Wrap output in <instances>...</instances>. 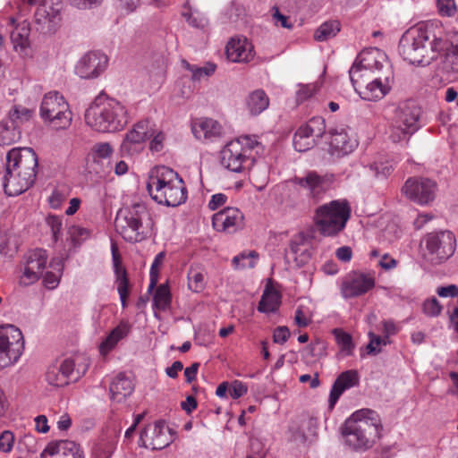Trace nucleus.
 Returning a JSON list of instances; mask_svg holds the SVG:
<instances>
[{
	"mask_svg": "<svg viewBox=\"0 0 458 458\" xmlns=\"http://www.w3.org/2000/svg\"><path fill=\"white\" fill-rule=\"evenodd\" d=\"M14 444V435L10 430H4L0 435V451L3 453H10Z\"/></svg>",
	"mask_w": 458,
	"mask_h": 458,
	"instance_id": "5fc2aeb1",
	"label": "nucleus"
},
{
	"mask_svg": "<svg viewBox=\"0 0 458 458\" xmlns=\"http://www.w3.org/2000/svg\"><path fill=\"white\" fill-rule=\"evenodd\" d=\"M48 255L46 250L35 249L25 255V266L20 276V284L28 286L37 282L47 266Z\"/></svg>",
	"mask_w": 458,
	"mask_h": 458,
	"instance_id": "dca6fc26",
	"label": "nucleus"
},
{
	"mask_svg": "<svg viewBox=\"0 0 458 458\" xmlns=\"http://www.w3.org/2000/svg\"><path fill=\"white\" fill-rule=\"evenodd\" d=\"M340 31V24L337 21H326L315 31L314 38L317 41H326L334 38Z\"/></svg>",
	"mask_w": 458,
	"mask_h": 458,
	"instance_id": "ea45409f",
	"label": "nucleus"
},
{
	"mask_svg": "<svg viewBox=\"0 0 458 458\" xmlns=\"http://www.w3.org/2000/svg\"><path fill=\"white\" fill-rule=\"evenodd\" d=\"M147 190L152 200H187L183 180L172 168L158 165L148 174Z\"/></svg>",
	"mask_w": 458,
	"mask_h": 458,
	"instance_id": "39448f33",
	"label": "nucleus"
},
{
	"mask_svg": "<svg viewBox=\"0 0 458 458\" xmlns=\"http://www.w3.org/2000/svg\"><path fill=\"white\" fill-rule=\"evenodd\" d=\"M182 66L191 73L192 81H201L204 78H208L214 74L216 65L213 63L208 62L202 67L195 64H191L185 60L182 62Z\"/></svg>",
	"mask_w": 458,
	"mask_h": 458,
	"instance_id": "e433bc0d",
	"label": "nucleus"
},
{
	"mask_svg": "<svg viewBox=\"0 0 458 458\" xmlns=\"http://www.w3.org/2000/svg\"><path fill=\"white\" fill-rule=\"evenodd\" d=\"M134 390L132 381L123 373L118 374L109 386L110 399L115 403H123Z\"/></svg>",
	"mask_w": 458,
	"mask_h": 458,
	"instance_id": "c756f323",
	"label": "nucleus"
},
{
	"mask_svg": "<svg viewBox=\"0 0 458 458\" xmlns=\"http://www.w3.org/2000/svg\"><path fill=\"white\" fill-rule=\"evenodd\" d=\"M191 131L194 136L202 140L214 141L223 135V127L212 118H199L193 121Z\"/></svg>",
	"mask_w": 458,
	"mask_h": 458,
	"instance_id": "b1692460",
	"label": "nucleus"
},
{
	"mask_svg": "<svg viewBox=\"0 0 458 458\" xmlns=\"http://www.w3.org/2000/svg\"><path fill=\"white\" fill-rule=\"evenodd\" d=\"M86 123L100 132H115L128 123L125 106L119 101L104 95L98 96L86 109Z\"/></svg>",
	"mask_w": 458,
	"mask_h": 458,
	"instance_id": "20e7f679",
	"label": "nucleus"
},
{
	"mask_svg": "<svg viewBox=\"0 0 458 458\" xmlns=\"http://www.w3.org/2000/svg\"><path fill=\"white\" fill-rule=\"evenodd\" d=\"M439 13L447 17H451L455 13V4L453 0H437Z\"/></svg>",
	"mask_w": 458,
	"mask_h": 458,
	"instance_id": "0e129e2a",
	"label": "nucleus"
},
{
	"mask_svg": "<svg viewBox=\"0 0 458 458\" xmlns=\"http://www.w3.org/2000/svg\"><path fill=\"white\" fill-rule=\"evenodd\" d=\"M225 54L233 63H248L254 56L253 47L245 38H232L225 47Z\"/></svg>",
	"mask_w": 458,
	"mask_h": 458,
	"instance_id": "a878e982",
	"label": "nucleus"
},
{
	"mask_svg": "<svg viewBox=\"0 0 458 458\" xmlns=\"http://www.w3.org/2000/svg\"><path fill=\"white\" fill-rule=\"evenodd\" d=\"M173 442L169 427L165 421H156L140 433V444L151 450H162Z\"/></svg>",
	"mask_w": 458,
	"mask_h": 458,
	"instance_id": "f3484780",
	"label": "nucleus"
},
{
	"mask_svg": "<svg viewBox=\"0 0 458 458\" xmlns=\"http://www.w3.org/2000/svg\"><path fill=\"white\" fill-rule=\"evenodd\" d=\"M248 392L247 386L239 380H234L232 382L229 387V394L233 399H238Z\"/></svg>",
	"mask_w": 458,
	"mask_h": 458,
	"instance_id": "052dcab7",
	"label": "nucleus"
},
{
	"mask_svg": "<svg viewBox=\"0 0 458 458\" xmlns=\"http://www.w3.org/2000/svg\"><path fill=\"white\" fill-rule=\"evenodd\" d=\"M423 311L428 316L437 317L441 313L442 306L436 297H432L424 301Z\"/></svg>",
	"mask_w": 458,
	"mask_h": 458,
	"instance_id": "864d4df0",
	"label": "nucleus"
},
{
	"mask_svg": "<svg viewBox=\"0 0 458 458\" xmlns=\"http://www.w3.org/2000/svg\"><path fill=\"white\" fill-rule=\"evenodd\" d=\"M294 322L299 327H306L311 323V318L302 306H299L295 311Z\"/></svg>",
	"mask_w": 458,
	"mask_h": 458,
	"instance_id": "13d9d810",
	"label": "nucleus"
},
{
	"mask_svg": "<svg viewBox=\"0 0 458 458\" xmlns=\"http://www.w3.org/2000/svg\"><path fill=\"white\" fill-rule=\"evenodd\" d=\"M243 216L236 208H225L213 215V226L217 231H234L242 225Z\"/></svg>",
	"mask_w": 458,
	"mask_h": 458,
	"instance_id": "393cba45",
	"label": "nucleus"
},
{
	"mask_svg": "<svg viewBox=\"0 0 458 458\" xmlns=\"http://www.w3.org/2000/svg\"><path fill=\"white\" fill-rule=\"evenodd\" d=\"M68 233L74 245L81 244L90 236L89 230L78 225L71 226Z\"/></svg>",
	"mask_w": 458,
	"mask_h": 458,
	"instance_id": "3c124183",
	"label": "nucleus"
},
{
	"mask_svg": "<svg viewBox=\"0 0 458 458\" xmlns=\"http://www.w3.org/2000/svg\"><path fill=\"white\" fill-rule=\"evenodd\" d=\"M383 426L376 411L360 409L344 422L342 429L345 443L354 450H367L380 438Z\"/></svg>",
	"mask_w": 458,
	"mask_h": 458,
	"instance_id": "7ed1b4c3",
	"label": "nucleus"
},
{
	"mask_svg": "<svg viewBox=\"0 0 458 458\" xmlns=\"http://www.w3.org/2000/svg\"><path fill=\"white\" fill-rule=\"evenodd\" d=\"M152 134L148 135V122L141 121L125 134L120 150L123 156H133L143 149V142Z\"/></svg>",
	"mask_w": 458,
	"mask_h": 458,
	"instance_id": "6ab92c4d",
	"label": "nucleus"
},
{
	"mask_svg": "<svg viewBox=\"0 0 458 458\" xmlns=\"http://www.w3.org/2000/svg\"><path fill=\"white\" fill-rule=\"evenodd\" d=\"M40 116L56 130L65 129L72 123L69 105L57 91L47 93L40 105Z\"/></svg>",
	"mask_w": 458,
	"mask_h": 458,
	"instance_id": "ddd939ff",
	"label": "nucleus"
},
{
	"mask_svg": "<svg viewBox=\"0 0 458 458\" xmlns=\"http://www.w3.org/2000/svg\"><path fill=\"white\" fill-rule=\"evenodd\" d=\"M259 254L256 250H243L232 259L235 270L254 268L259 261Z\"/></svg>",
	"mask_w": 458,
	"mask_h": 458,
	"instance_id": "c9c22d12",
	"label": "nucleus"
},
{
	"mask_svg": "<svg viewBox=\"0 0 458 458\" xmlns=\"http://www.w3.org/2000/svg\"><path fill=\"white\" fill-rule=\"evenodd\" d=\"M420 107L413 101L401 103L395 110L390 139L397 143L409 139L420 127Z\"/></svg>",
	"mask_w": 458,
	"mask_h": 458,
	"instance_id": "1a4fd4ad",
	"label": "nucleus"
},
{
	"mask_svg": "<svg viewBox=\"0 0 458 458\" xmlns=\"http://www.w3.org/2000/svg\"><path fill=\"white\" fill-rule=\"evenodd\" d=\"M34 110L21 105H13L8 111L6 119L21 129V125L30 121L33 117Z\"/></svg>",
	"mask_w": 458,
	"mask_h": 458,
	"instance_id": "72a5a7b5",
	"label": "nucleus"
},
{
	"mask_svg": "<svg viewBox=\"0 0 458 458\" xmlns=\"http://www.w3.org/2000/svg\"><path fill=\"white\" fill-rule=\"evenodd\" d=\"M246 105L252 115H258L268 107L269 99L263 90L258 89L248 96Z\"/></svg>",
	"mask_w": 458,
	"mask_h": 458,
	"instance_id": "473e14b6",
	"label": "nucleus"
},
{
	"mask_svg": "<svg viewBox=\"0 0 458 458\" xmlns=\"http://www.w3.org/2000/svg\"><path fill=\"white\" fill-rule=\"evenodd\" d=\"M171 293L167 284H160L157 287L154 297H153V305L154 308L159 310H166L171 304Z\"/></svg>",
	"mask_w": 458,
	"mask_h": 458,
	"instance_id": "58836bf2",
	"label": "nucleus"
},
{
	"mask_svg": "<svg viewBox=\"0 0 458 458\" xmlns=\"http://www.w3.org/2000/svg\"><path fill=\"white\" fill-rule=\"evenodd\" d=\"M290 335L289 328L285 326H280L275 328L273 340L276 344H283L289 339Z\"/></svg>",
	"mask_w": 458,
	"mask_h": 458,
	"instance_id": "e2e57ef3",
	"label": "nucleus"
},
{
	"mask_svg": "<svg viewBox=\"0 0 458 458\" xmlns=\"http://www.w3.org/2000/svg\"><path fill=\"white\" fill-rule=\"evenodd\" d=\"M114 450L113 442L107 444H99L95 449L97 458H110Z\"/></svg>",
	"mask_w": 458,
	"mask_h": 458,
	"instance_id": "69168bd1",
	"label": "nucleus"
},
{
	"mask_svg": "<svg viewBox=\"0 0 458 458\" xmlns=\"http://www.w3.org/2000/svg\"><path fill=\"white\" fill-rule=\"evenodd\" d=\"M384 64H389L385 53L377 48L361 51L349 70L351 82L359 94V89L384 69Z\"/></svg>",
	"mask_w": 458,
	"mask_h": 458,
	"instance_id": "0eeeda50",
	"label": "nucleus"
},
{
	"mask_svg": "<svg viewBox=\"0 0 458 458\" xmlns=\"http://www.w3.org/2000/svg\"><path fill=\"white\" fill-rule=\"evenodd\" d=\"M369 343L367 345V350L369 354H376L378 353L381 349V345H386L390 344L389 340H386L385 337L382 338L379 335H375L372 332L369 333Z\"/></svg>",
	"mask_w": 458,
	"mask_h": 458,
	"instance_id": "8fccbe9b",
	"label": "nucleus"
},
{
	"mask_svg": "<svg viewBox=\"0 0 458 458\" xmlns=\"http://www.w3.org/2000/svg\"><path fill=\"white\" fill-rule=\"evenodd\" d=\"M370 170L377 178H386L393 171V166L388 162H375L370 165Z\"/></svg>",
	"mask_w": 458,
	"mask_h": 458,
	"instance_id": "6e6d98bb",
	"label": "nucleus"
},
{
	"mask_svg": "<svg viewBox=\"0 0 458 458\" xmlns=\"http://www.w3.org/2000/svg\"><path fill=\"white\" fill-rule=\"evenodd\" d=\"M393 71L390 64H384V69L359 89V95L366 100L375 101L383 98L390 90Z\"/></svg>",
	"mask_w": 458,
	"mask_h": 458,
	"instance_id": "2eb2a0df",
	"label": "nucleus"
},
{
	"mask_svg": "<svg viewBox=\"0 0 458 458\" xmlns=\"http://www.w3.org/2000/svg\"><path fill=\"white\" fill-rule=\"evenodd\" d=\"M313 236L311 233L301 232L293 235L290 241V251L298 266L309 262L312 255Z\"/></svg>",
	"mask_w": 458,
	"mask_h": 458,
	"instance_id": "5701e85b",
	"label": "nucleus"
},
{
	"mask_svg": "<svg viewBox=\"0 0 458 458\" xmlns=\"http://www.w3.org/2000/svg\"><path fill=\"white\" fill-rule=\"evenodd\" d=\"M50 267H54L56 271L55 272H52V271L47 272L44 276L43 283H44V285L47 289L53 290V289L56 288L60 283V278L62 276L64 266H63L61 260H59L57 262L53 260L50 263Z\"/></svg>",
	"mask_w": 458,
	"mask_h": 458,
	"instance_id": "37998d69",
	"label": "nucleus"
},
{
	"mask_svg": "<svg viewBox=\"0 0 458 458\" xmlns=\"http://www.w3.org/2000/svg\"><path fill=\"white\" fill-rule=\"evenodd\" d=\"M433 23H420L409 29L399 41V53L412 64L426 66L446 47V41L437 36Z\"/></svg>",
	"mask_w": 458,
	"mask_h": 458,
	"instance_id": "f257e3e1",
	"label": "nucleus"
},
{
	"mask_svg": "<svg viewBox=\"0 0 458 458\" xmlns=\"http://www.w3.org/2000/svg\"><path fill=\"white\" fill-rule=\"evenodd\" d=\"M258 144L256 140L249 136L230 141L221 150V164L234 173L249 169L253 163L250 158L251 149Z\"/></svg>",
	"mask_w": 458,
	"mask_h": 458,
	"instance_id": "9d476101",
	"label": "nucleus"
},
{
	"mask_svg": "<svg viewBox=\"0 0 458 458\" xmlns=\"http://www.w3.org/2000/svg\"><path fill=\"white\" fill-rule=\"evenodd\" d=\"M146 207L142 202H133L131 206L121 208L114 220L117 233L129 242H140L144 236L140 233L141 216Z\"/></svg>",
	"mask_w": 458,
	"mask_h": 458,
	"instance_id": "f8f14e48",
	"label": "nucleus"
},
{
	"mask_svg": "<svg viewBox=\"0 0 458 458\" xmlns=\"http://www.w3.org/2000/svg\"><path fill=\"white\" fill-rule=\"evenodd\" d=\"M25 349L21 330L16 326H0V370L14 366Z\"/></svg>",
	"mask_w": 458,
	"mask_h": 458,
	"instance_id": "9b49d317",
	"label": "nucleus"
},
{
	"mask_svg": "<svg viewBox=\"0 0 458 458\" xmlns=\"http://www.w3.org/2000/svg\"><path fill=\"white\" fill-rule=\"evenodd\" d=\"M188 287L194 293H201L205 289V275L201 269L192 267L189 269Z\"/></svg>",
	"mask_w": 458,
	"mask_h": 458,
	"instance_id": "79ce46f5",
	"label": "nucleus"
},
{
	"mask_svg": "<svg viewBox=\"0 0 458 458\" xmlns=\"http://www.w3.org/2000/svg\"><path fill=\"white\" fill-rule=\"evenodd\" d=\"M293 142L295 150L304 152L310 149L316 144V139L301 126L294 133Z\"/></svg>",
	"mask_w": 458,
	"mask_h": 458,
	"instance_id": "4c0bfd02",
	"label": "nucleus"
},
{
	"mask_svg": "<svg viewBox=\"0 0 458 458\" xmlns=\"http://www.w3.org/2000/svg\"><path fill=\"white\" fill-rule=\"evenodd\" d=\"M456 250V237L449 230L426 233L420 242L421 259L425 265L438 266L447 261Z\"/></svg>",
	"mask_w": 458,
	"mask_h": 458,
	"instance_id": "423d86ee",
	"label": "nucleus"
},
{
	"mask_svg": "<svg viewBox=\"0 0 458 458\" xmlns=\"http://www.w3.org/2000/svg\"><path fill=\"white\" fill-rule=\"evenodd\" d=\"M374 286L373 275L352 271L343 278L340 290L344 299H351L367 293Z\"/></svg>",
	"mask_w": 458,
	"mask_h": 458,
	"instance_id": "4468645a",
	"label": "nucleus"
},
{
	"mask_svg": "<svg viewBox=\"0 0 458 458\" xmlns=\"http://www.w3.org/2000/svg\"><path fill=\"white\" fill-rule=\"evenodd\" d=\"M78 358L64 359L58 368L68 383L78 380L87 370V365L77 364Z\"/></svg>",
	"mask_w": 458,
	"mask_h": 458,
	"instance_id": "7c9ffc66",
	"label": "nucleus"
},
{
	"mask_svg": "<svg viewBox=\"0 0 458 458\" xmlns=\"http://www.w3.org/2000/svg\"><path fill=\"white\" fill-rule=\"evenodd\" d=\"M47 224L51 228V232L53 234V240L55 242H57L59 234L62 230V219L61 217L55 216V215H49L47 217Z\"/></svg>",
	"mask_w": 458,
	"mask_h": 458,
	"instance_id": "4d7b16f0",
	"label": "nucleus"
},
{
	"mask_svg": "<svg viewBox=\"0 0 458 458\" xmlns=\"http://www.w3.org/2000/svg\"><path fill=\"white\" fill-rule=\"evenodd\" d=\"M329 152L337 157L348 155L357 146L356 140H352L345 128L335 127L328 131Z\"/></svg>",
	"mask_w": 458,
	"mask_h": 458,
	"instance_id": "412c9836",
	"label": "nucleus"
},
{
	"mask_svg": "<svg viewBox=\"0 0 458 458\" xmlns=\"http://www.w3.org/2000/svg\"><path fill=\"white\" fill-rule=\"evenodd\" d=\"M322 81L319 79L315 83L301 86L300 89L297 91V99L300 101L306 100L315 94L320 89Z\"/></svg>",
	"mask_w": 458,
	"mask_h": 458,
	"instance_id": "09e8293b",
	"label": "nucleus"
},
{
	"mask_svg": "<svg viewBox=\"0 0 458 458\" xmlns=\"http://www.w3.org/2000/svg\"><path fill=\"white\" fill-rule=\"evenodd\" d=\"M296 182L309 191L313 198H319L323 192L333 187L335 177L333 174L319 175L316 172H310L305 177L296 178Z\"/></svg>",
	"mask_w": 458,
	"mask_h": 458,
	"instance_id": "4be33fe9",
	"label": "nucleus"
},
{
	"mask_svg": "<svg viewBox=\"0 0 458 458\" xmlns=\"http://www.w3.org/2000/svg\"><path fill=\"white\" fill-rule=\"evenodd\" d=\"M4 190L9 197L26 191L35 182L38 157L30 148H13L7 153Z\"/></svg>",
	"mask_w": 458,
	"mask_h": 458,
	"instance_id": "f03ea898",
	"label": "nucleus"
},
{
	"mask_svg": "<svg viewBox=\"0 0 458 458\" xmlns=\"http://www.w3.org/2000/svg\"><path fill=\"white\" fill-rule=\"evenodd\" d=\"M29 29L23 25L21 27L15 26L11 32V39L14 47L24 48L28 46Z\"/></svg>",
	"mask_w": 458,
	"mask_h": 458,
	"instance_id": "a18cd8bd",
	"label": "nucleus"
},
{
	"mask_svg": "<svg viewBox=\"0 0 458 458\" xmlns=\"http://www.w3.org/2000/svg\"><path fill=\"white\" fill-rule=\"evenodd\" d=\"M281 303V295L279 293L269 287H266L260 301L258 305V310L262 313H271L277 310Z\"/></svg>",
	"mask_w": 458,
	"mask_h": 458,
	"instance_id": "2f4dec72",
	"label": "nucleus"
},
{
	"mask_svg": "<svg viewBox=\"0 0 458 458\" xmlns=\"http://www.w3.org/2000/svg\"><path fill=\"white\" fill-rule=\"evenodd\" d=\"M21 136V131L8 119L0 122V145H12L17 142Z\"/></svg>",
	"mask_w": 458,
	"mask_h": 458,
	"instance_id": "f704fd0d",
	"label": "nucleus"
},
{
	"mask_svg": "<svg viewBox=\"0 0 458 458\" xmlns=\"http://www.w3.org/2000/svg\"><path fill=\"white\" fill-rule=\"evenodd\" d=\"M437 293L442 298L457 297L458 286L456 284H449L447 286H440L437 289Z\"/></svg>",
	"mask_w": 458,
	"mask_h": 458,
	"instance_id": "774afa93",
	"label": "nucleus"
},
{
	"mask_svg": "<svg viewBox=\"0 0 458 458\" xmlns=\"http://www.w3.org/2000/svg\"><path fill=\"white\" fill-rule=\"evenodd\" d=\"M301 126L314 139H320L326 132V122L321 116L313 117Z\"/></svg>",
	"mask_w": 458,
	"mask_h": 458,
	"instance_id": "c03bdc74",
	"label": "nucleus"
},
{
	"mask_svg": "<svg viewBox=\"0 0 458 458\" xmlns=\"http://www.w3.org/2000/svg\"><path fill=\"white\" fill-rule=\"evenodd\" d=\"M92 151L96 157H98L99 158H106L112 155L114 149H113L112 146L110 145V143L99 142V143H96L93 146Z\"/></svg>",
	"mask_w": 458,
	"mask_h": 458,
	"instance_id": "bf43d9fd",
	"label": "nucleus"
},
{
	"mask_svg": "<svg viewBox=\"0 0 458 458\" xmlns=\"http://www.w3.org/2000/svg\"><path fill=\"white\" fill-rule=\"evenodd\" d=\"M111 251L114 275H118L121 271H126L125 267H123L122 257L114 242H112Z\"/></svg>",
	"mask_w": 458,
	"mask_h": 458,
	"instance_id": "680f3d73",
	"label": "nucleus"
},
{
	"mask_svg": "<svg viewBox=\"0 0 458 458\" xmlns=\"http://www.w3.org/2000/svg\"><path fill=\"white\" fill-rule=\"evenodd\" d=\"M437 191L436 182L428 178H409L402 188L403 194L413 200H434Z\"/></svg>",
	"mask_w": 458,
	"mask_h": 458,
	"instance_id": "a211bd4d",
	"label": "nucleus"
},
{
	"mask_svg": "<svg viewBox=\"0 0 458 458\" xmlns=\"http://www.w3.org/2000/svg\"><path fill=\"white\" fill-rule=\"evenodd\" d=\"M82 452L81 446L74 441L61 440L48 444L41 453L40 458H64Z\"/></svg>",
	"mask_w": 458,
	"mask_h": 458,
	"instance_id": "cd10ccee",
	"label": "nucleus"
},
{
	"mask_svg": "<svg viewBox=\"0 0 458 458\" xmlns=\"http://www.w3.org/2000/svg\"><path fill=\"white\" fill-rule=\"evenodd\" d=\"M165 258V251H161L156 255L154 261L150 267V272H149L150 283L148 285V290H152L154 287H156V285L157 284L159 267L163 264Z\"/></svg>",
	"mask_w": 458,
	"mask_h": 458,
	"instance_id": "de8ad7c7",
	"label": "nucleus"
},
{
	"mask_svg": "<svg viewBox=\"0 0 458 458\" xmlns=\"http://www.w3.org/2000/svg\"><path fill=\"white\" fill-rule=\"evenodd\" d=\"M131 329V324L128 321L122 320L100 344V354L103 356L107 355L121 340L127 337Z\"/></svg>",
	"mask_w": 458,
	"mask_h": 458,
	"instance_id": "c85d7f7f",
	"label": "nucleus"
},
{
	"mask_svg": "<svg viewBox=\"0 0 458 458\" xmlns=\"http://www.w3.org/2000/svg\"><path fill=\"white\" fill-rule=\"evenodd\" d=\"M350 215L348 202H328L317 209L315 224L323 235L335 236L345 228Z\"/></svg>",
	"mask_w": 458,
	"mask_h": 458,
	"instance_id": "6e6552de",
	"label": "nucleus"
},
{
	"mask_svg": "<svg viewBox=\"0 0 458 458\" xmlns=\"http://www.w3.org/2000/svg\"><path fill=\"white\" fill-rule=\"evenodd\" d=\"M382 325L384 337L386 340H389V336L396 335L400 330V327L392 319L384 320Z\"/></svg>",
	"mask_w": 458,
	"mask_h": 458,
	"instance_id": "338daca9",
	"label": "nucleus"
},
{
	"mask_svg": "<svg viewBox=\"0 0 458 458\" xmlns=\"http://www.w3.org/2000/svg\"><path fill=\"white\" fill-rule=\"evenodd\" d=\"M359 374L357 370L350 369L342 372L334 382L329 394V407L333 409L342 394L359 385Z\"/></svg>",
	"mask_w": 458,
	"mask_h": 458,
	"instance_id": "bb28decb",
	"label": "nucleus"
},
{
	"mask_svg": "<svg viewBox=\"0 0 458 458\" xmlns=\"http://www.w3.org/2000/svg\"><path fill=\"white\" fill-rule=\"evenodd\" d=\"M334 334L341 350L350 352L353 348L352 336L340 329H335Z\"/></svg>",
	"mask_w": 458,
	"mask_h": 458,
	"instance_id": "603ef678",
	"label": "nucleus"
},
{
	"mask_svg": "<svg viewBox=\"0 0 458 458\" xmlns=\"http://www.w3.org/2000/svg\"><path fill=\"white\" fill-rule=\"evenodd\" d=\"M115 284L120 296L122 307H127V300L130 295L131 284L129 282L127 271H121L115 275Z\"/></svg>",
	"mask_w": 458,
	"mask_h": 458,
	"instance_id": "a19ab883",
	"label": "nucleus"
},
{
	"mask_svg": "<svg viewBox=\"0 0 458 458\" xmlns=\"http://www.w3.org/2000/svg\"><path fill=\"white\" fill-rule=\"evenodd\" d=\"M107 56L99 52H89L78 62L75 72L82 79L98 77L107 65Z\"/></svg>",
	"mask_w": 458,
	"mask_h": 458,
	"instance_id": "aec40b11",
	"label": "nucleus"
},
{
	"mask_svg": "<svg viewBox=\"0 0 458 458\" xmlns=\"http://www.w3.org/2000/svg\"><path fill=\"white\" fill-rule=\"evenodd\" d=\"M46 379L50 385L57 387L64 386L69 384L61 373V369L56 365L48 369L46 374Z\"/></svg>",
	"mask_w": 458,
	"mask_h": 458,
	"instance_id": "49530a36",
	"label": "nucleus"
}]
</instances>
